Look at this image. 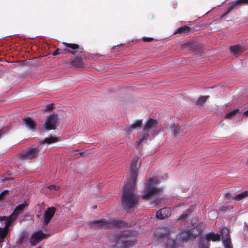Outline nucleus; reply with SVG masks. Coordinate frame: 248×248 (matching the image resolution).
I'll return each mask as SVG.
<instances>
[{"label": "nucleus", "mask_w": 248, "mask_h": 248, "mask_svg": "<svg viewBox=\"0 0 248 248\" xmlns=\"http://www.w3.org/2000/svg\"><path fill=\"white\" fill-rule=\"evenodd\" d=\"M136 184L126 183L122 196V204L127 212H131L139 202V197L134 193Z\"/></svg>", "instance_id": "f257e3e1"}, {"label": "nucleus", "mask_w": 248, "mask_h": 248, "mask_svg": "<svg viewBox=\"0 0 248 248\" xmlns=\"http://www.w3.org/2000/svg\"><path fill=\"white\" fill-rule=\"evenodd\" d=\"M90 225L94 227H102L105 228H123L125 227H130L132 226L131 224L122 220L111 219L107 220L105 219L96 220L91 222Z\"/></svg>", "instance_id": "f03ea898"}, {"label": "nucleus", "mask_w": 248, "mask_h": 248, "mask_svg": "<svg viewBox=\"0 0 248 248\" xmlns=\"http://www.w3.org/2000/svg\"><path fill=\"white\" fill-rule=\"evenodd\" d=\"M28 205V204L26 202L18 205L12 214L7 217L6 220V225L3 228H0V239H2L6 236L10 224L17 218V216Z\"/></svg>", "instance_id": "7ed1b4c3"}, {"label": "nucleus", "mask_w": 248, "mask_h": 248, "mask_svg": "<svg viewBox=\"0 0 248 248\" xmlns=\"http://www.w3.org/2000/svg\"><path fill=\"white\" fill-rule=\"evenodd\" d=\"M62 44L65 46L63 51L57 48L52 55L56 56L61 53H70L73 55H78L83 52V48H80L79 46L77 44L68 43L63 42Z\"/></svg>", "instance_id": "20e7f679"}, {"label": "nucleus", "mask_w": 248, "mask_h": 248, "mask_svg": "<svg viewBox=\"0 0 248 248\" xmlns=\"http://www.w3.org/2000/svg\"><path fill=\"white\" fill-rule=\"evenodd\" d=\"M138 235V232L136 230H125L119 232H114L113 234L112 240H113L114 242H120L121 239L127 240L137 239L136 238Z\"/></svg>", "instance_id": "39448f33"}, {"label": "nucleus", "mask_w": 248, "mask_h": 248, "mask_svg": "<svg viewBox=\"0 0 248 248\" xmlns=\"http://www.w3.org/2000/svg\"><path fill=\"white\" fill-rule=\"evenodd\" d=\"M141 161L139 157L134 158L130 164L129 175L128 177L126 183L136 184L138 170L140 167Z\"/></svg>", "instance_id": "423d86ee"}, {"label": "nucleus", "mask_w": 248, "mask_h": 248, "mask_svg": "<svg viewBox=\"0 0 248 248\" xmlns=\"http://www.w3.org/2000/svg\"><path fill=\"white\" fill-rule=\"evenodd\" d=\"M155 194V178L153 177L145 183L143 193L141 195L142 199L147 200Z\"/></svg>", "instance_id": "0eeeda50"}, {"label": "nucleus", "mask_w": 248, "mask_h": 248, "mask_svg": "<svg viewBox=\"0 0 248 248\" xmlns=\"http://www.w3.org/2000/svg\"><path fill=\"white\" fill-rule=\"evenodd\" d=\"M155 125V120L150 118L147 121L140 136V143H142L148 139L151 130Z\"/></svg>", "instance_id": "6e6552de"}, {"label": "nucleus", "mask_w": 248, "mask_h": 248, "mask_svg": "<svg viewBox=\"0 0 248 248\" xmlns=\"http://www.w3.org/2000/svg\"><path fill=\"white\" fill-rule=\"evenodd\" d=\"M220 239V235L217 234H215L211 232L207 234L205 237L201 238L199 248H209V241H218Z\"/></svg>", "instance_id": "1a4fd4ad"}, {"label": "nucleus", "mask_w": 248, "mask_h": 248, "mask_svg": "<svg viewBox=\"0 0 248 248\" xmlns=\"http://www.w3.org/2000/svg\"><path fill=\"white\" fill-rule=\"evenodd\" d=\"M58 124V115L54 113L51 114L47 117L43 127L45 128L46 130L48 131L55 129Z\"/></svg>", "instance_id": "9d476101"}, {"label": "nucleus", "mask_w": 248, "mask_h": 248, "mask_svg": "<svg viewBox=\"0 0 248 248\" xmlns=\"http://www.w3.org/2000/svg\"><path fill=\"white\" fill-rule=\"evenodd\" d=\"M40 149L37 147H29L26 150L20 153V156L23 159H32L38 156Z\"/></svg>", "instance_id": "9b49d317"}, {"label": "nucleus", "mask_w": 248, "mask_h": 248, "mask_svg": "<svg viewBox=\"0 0 248 248\" xmlns=\"http://www.w3.org/2000/svg\"><path fill=\"white\" fill-rule=\"evenodd\" d=\"M49 235V234L44 233L42 231L34 232L31 235L30 240L31 246H35L37 243Z\"/></svg>", "instance_id": "f8f14e48"}, {"label": "nucleus", "mask_w": 248, "mask_h": 248, "mask_svg": "<svg viewBox=\"0 0 248 248\" xmlns=\"http://www.w3.org/2000/svg\"><path fill=\"white\" fill-rule=\"evenodd\" d=\"M192 224L194 227L192 230H186L180 233V237L183 240H189L191 238H192L193 237H196V234L195 233H193V232H194L195 229H197V231H199L197 228L199 226L200 224L194 223L193 221H192Z\"/></svg>", "instance_id": "ddd939ff"}, {"label": "nucleus", "mask_w": 248, "mask_h": 248, "mask_svg": "<svg viewBox=\"0 0 248 248\" xmlns=\"http://www.w3.org/2000/svg\"><path fill=\"white\" fill-rule=\"evenodd\" d=\"M222 240L225 248H232L230 236L228 229L224 227L221 229Z\"/></svg>", "instance_id": "4468645a"}, {"label": "nucleus", "mask_w": 248, "mask_h": 248, "mask_svg": "<svg viewBox=\"0 0 248 248\" xmlns=\"http://www.w3.org/2000/svg\"><path fill=\"white\" fill-rule=\"evenodd\" d=\"M56 212V208L54 207H48L46 210L43 216V224L47 225L52 218Z\"/></svg>", "instance_id": "2eb2a0df"}, {"label": "nucleus", "mask_w": 248, "mask_h": 248, "mask_svg": "<svg viewBox=\"0 0 248 248\" xmlns=\"http://www.w3.org/2000/svg\"><path fill=\"white\" fill-rule=\"evenodd\" d=\"M161 241L166 242V248H176L175 242L171 239H169L168 233H165L161 235L159 237Z\"/></svg>", "instance_id": "dca6fc26"}, {"label": "nucleus", "mask_w": 248, "mask_h": 248, "mask_svg": "<svg viewBox=\"0 0 248 248\" xmlns=\"http://www.w3.org/2000/svg\"><path fill=\"white\" fill-rule=\"evenodd\" d=\"M26 127L31 131H34L36 129V123L29 117H25L22 119Z\"/></svg>", "instance_id": "f3484780"}, {"label": "nucleus", "mask_w": 248, "mask_h": 248, "mask_svg": "<svg viewBox=\"0 0 248 248\" xmlns=\"http://www.w3.org/2000/svg\"><path fill=\"white\" fill-rule=\"evenodd\" d=\"M68 64L76 68L84 67L85 64L80 57H77L75 60H69L67 62Z\"/></svg>", "instance_id": "a211bd4d"}, {"label": "nucleus", "mask_w": 248, "mask_h": 248, "mask_svg": "<svg viewBox=\"0 0 248 248\" xmlns=\"http://www.w3.org/2000/svg\"><path fill=\"white\" fill-rule=\"evenodd\" d=\"M120 242L121 248H130L136 245L138 243V241L137 239L130 240L121 239Z\"/></svg>", "instance_id": "6ab92c4d"}, {"label": "nucleus", "mask_w": 248, "mask_h": 248, "mask_svg": "<svg viewBox=\"0 0 248 248\" xmlns=\"http://www.w3.org/2000/svg\"><path fill=\"white\" fill-rule=\"evenodd\" d=\"M170 215V210L168 208H164L158 210L156 213V217L163 219L169 217Z\"/></svg>", "instance_id": "aec40b11"}, {"label": "nucleus", "mask_w": 248, "mask_h": 248, "mask_svg": "<svg viewBox=\"0 0 248 248\" xmlns=\"http://www.w3.org/2000/svg\"><path fill=\"white\" fill-rule=\"evenodd\" d=\"M230 50L232 54L234 55H238L241 54L244 50V48L240 45L231 46Z\"/></svg>", "instance_id": "412c9836"}, {"label": "nucleus", "mask_w": 248, "mask_h": 248, "mask_svg": "<svg viewBox=\"0 0 248 248\" xmlns=\"http://www.w3.org/2000/svg\"><path fill=\"white\" fill-rule=\"evenodd\" d=\"M193 207L192 206H190L187 209L186 212H184L179 217L178 219L181 221L186 220L189 217L190 214L193 212Z\"/></svg>", "instance_id": "4be33fe9"}, {"label": "nucleus", "mask_w": 248, "mask_h": 248, "mask_svg": "<svg viewBox=\"0 0 248 248\" xmlns=\"http://www.w3.org/2000/svg\"><path fill=\"white\" fill-rule=\"evenodd\" d=\"M170 129L172 133H173L175 136H178L179 134L181 133L183 131V128L178 125L171 124L170 126Z\"/></svg>", "instance_id": "5701e85b"}, {"label": "nucleus", "mask_w": 248, "mask_h": 248, "mask_svg": "<svg viewBox=\"0 0 248 248\" xmlns=\"http://www.w3.org/2000/svg\"><path fill=\"white\" fill-rule=\"evenodd\" d=\"M242 4H248V0H237L236 1H233L232 6L230 7L226 14L229 13L235 6Z\"/></svg>", "instance_id": "b1692460"}, {"label": "nucleus", "mask_w": 248, "mask_h": 248, "mask_svg": "<svg viewBox=\"0 0 248 248\" xmlns=\"http://www.w3.org/2000/svg\"><path fill=\"white\" fill-rule=\"evenodd\" d=\"M58 141V138L56 137H54L53 136H50L48 138H45L43 140L41 141L40 142L41 144L43 143H47V144H51L53 143L56 142Z\"/></svg>", "instance_id": "393cba45"}, {"label": "nucleus", "mask_w": 248, "mask_h": 248, "mask_svg": "<svg viewBox=\"0 0 248 248\" xmlns=\"http://www.w3.org/2000/svg\"><path fill=\"white\" fill-rule=\"evenodd\" d=\"M142 121L141 120H137L135 123L131 124L129 127L128 130H130L134 129H140L142 127Z\"/></svg>", "instance_id": "a878e982"}, {"label": "nucleus", "mask_w": 248, "mask_h": 248, "mask_svg": "<svg viewBox=\"0 0 248 248\" xmlns=\"http://www.w3.org/2000/svg\"><path fill=\"white\" fill-rule=\"evenodd\" d=\"M248 197V191H245L241 193L233 196V199L236 201H240L243 198Z\"/></svg>", "instance_id": "bb28decb"}, {"label": "nucleus", "mask_w": 248, "mask_h": 248, "mask_svg": "<svg viewBox=\"0 0 248 248\" xmlns=\"http://www.w3.org/2000/svg\"><path fill=\"white\" fill-rule=\"evenodd\" d=\"M190 28L187 26L182 27L178 28L174 32V33H185L189 31Z\"/></svg>", "instance_id": "cd10ccee"}, {"label": "nucleus", "mask_w": 248, "mask_h": 248, "mask_svg": "<svg viewBox=\"0 0 248 248\" xmlns=\"http://www.w3.org/2000/svg\"><path fill=\"white\" fill-rule=\"evenodd\" d=\"M239 111V109H234L229 113H228L225 117L226 118H232V117H234Z\"/></svg>", "instance_id": "c85d7f7f"}, {"label": "nucleus", "mask_w": 248, "mask_h": 248, "mask_svg": "<svg viewBox=\"0 0 248 248\" xmlns=\"http://www.w3.org/2000/svg\"><path fill=\"white\" fill-rule=\"evenodd\" d=\"M208 96H201L197 101V104L198 105H202L207 99Z\"/></svg>", "instance_id": "c756f323"}, {"label": "nucleus", "mask_w": 248, "mask_h": 248, "mask_svg": "<svg viewBox=\"0 0 248 248\" xmlns=\"http://www.w3.org/2000/svg\"><path fill=\"white\" fill-rule=\"evenodd\" d=\"M167 178V176L166 174H164L163 176L161 177H160V176H157V178L156 177V183L157 182H162V180H164L166 179Z\"/></svg>", "instance_id": "7c9ffc66"}, {"label": "nucleus", "mask_w": 248, "mask_h": 248, "mask_svg": "<svg viewBox=\"0 0 248 248\" xmlns=\"http://www.w3.org/2000/svg\"><path fill=\"white\" fill-rule=\"evenodd\" d=\"M47 187L51 190H54L55 191L58 190L60 188L59 186H57L55 185L48 186Z\"/></svg>", "instance_id": "2f4dec72"}, {"label": "nucleus", "mask_w": 248, "mask_h": 248, "mask_svg": "<svg viewBox=\"0 0 248 248\" xmlns=\"http://www.w3.org/2000/svg\"><path fill=\"white\" fill-rule=\"evenodd\" d=\"M142 40L144 41V42H150V41H152L154 40V38H152V37H144L143 38H142Z\"/></svg>", "instance_id": "473e14b6"}, {"label": "nucleus", "mask_w": 248, "mask_h": 248, "mask_svg": "<svg viewBox=\"0 0 248 248\" xmlns=\"http://www.w3.org/2000/svg\"><path fill=\"white\" fill-rule=\"evenodd\" d=\"M155 191H156V204L158 203L159 202H160V201L163 199L162 198H161L160 199V200H159V201L158 202V200H157V198H159V195H157V192H158V189L157 188V187H156V190H155Z\"/></svg>", "instance_id": "72a5a7b5"}, {"label": "nucleus", "mask_w": 248, "mask_h": 248, "mask_svg": "<svg viewBox=\"0 0 248 248\" xmlns=\"http://www.w3.org/2000/svg\"><path fill=\"white\" fill-rule=\"evenodd\" d=\"M117 244L111 247L110 248H121V245L120 242H116Z\"/></svg>", "instance_id": "f704fd0d"}, {"label": "nucleus", "mask_w": 248, "mask_h": 248, "mask_svg": "<svg viewBox=\"0 0 248 248\" xmlns=\"http://www.w3.org/2000/svg\"><path fill=\"white\" fill-rule=\"evenodd\" d=\"M225 195L227 199L230 198H232L233 199V196H234L233 195L230 194L229 192L226 193Z\"/></svg>", "instance_id": "c9c22d12"}, {"label": "nucleus", "mask_w": 248, "mask_h": 248, "mask_svg": "<svg viewBox=\"0 0 248 248\" xmlns=\"http://www.w3.org/2000/svg\"><path fill=\"white\" fill-rule=\"evenodd\" d=\"M53 108V105L52 104H49L46 106V109L51 110Z\"/></svg>", "instance_id": "e433bc0d"}, {"label": "nucleus", "mask_w": 248, "mask_h": 248, "mask_svg": "<svg viewBox=\"0 0 248 248\" xmlns=\"http://www.w3.org/2000/svg\"><path fill=\"white\" fill-rule=\"evenodd\" d=\"M6 134V132L3 129L0 130V139L5 134Z\"/></svg>", "instance_id": "4c0bfd02"}, {"label": "nucleus", "mask_w": 248, "mask_h": 248, "mask_svg": "<svg viewBox=\"0 0 248 248\" xmlns=\"http://www.w3.org/2000/svg\"><path fill=\"white\" fill-rule=\"evenodd\" d=\"M7 217L5 216L0 217V221H5V224H6V220Z\"/></svg>", "instance_id": "58836bf2"}, {"label": "nucleus", "mask_w": 248, "mask_h": 248, "mask_svg": "<svg viewBox=\"0 0 248 248\" xmlns=\"http://www.w3.org/2000/svg\"><path fill=\"white\" fill-rule=\"evenodd\" d=\"M5 191H4L3 193H1L0 194V200L2 198L3 195H4V193L5 192Z\"/></svg>", "instance_id": "ea45409f"}, {"label": "nucleus", "mask_w": 248, "mask_h": 248, "mask_svg": "<svg viewBox=\"0 0 248 248\" xmlns=\"http://www.w3.org/2000/svg\"><path fill=\"white\" fill-rule=\"evenodd\" d=\"M189 44H190V43H186V44L184 45V46H183V47H186V46H188Z\"/></svg>", "instance_id": "a19ab883"}, {"label": "nucleus", "mask_w": 248, "mask_h": 248, "mask_svg": "<svg viewBox=\"0 0 248 248\" xmlns=\"http://www.w3.org/2000/svg\"><path fill=\"white\" fill-rule=\"evenodd\" d=\"M244 115L246 116H248V109L244 112Z\"/></svg>", "instance_id": "79ce46f5"}, {"label": "nucleus", "mask_w": 248, "mask_h": 248, "mask_svg": "<svg viewBox=\"0 0 248 248\" xmlns=\"http://www.w3.org/2000/svg\"><path fill=\"white\" fill-rule=\"evenodd\" d=\"M245 229L248 231V224L245 225Z\"/></svg>", "instance_id": "37998d69"}, {"label": "nucleus", "mask_w": 248, "mask_h": 248, "mask_svg": "<svg viewBox=\"0 0 248 248\" xmlns=\"http://www.w3.org/2000/svg\"><path fill=\"white\" fill-rule=\"evenodd\" d=\"M83 154V153H82V152H80V153H79V154L80 156H82V154Z\"/></svg>", "instance_id": "c03bdc74"}]
</instances>
